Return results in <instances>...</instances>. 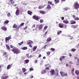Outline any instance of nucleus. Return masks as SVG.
<instances>
[{"instance_id":"nucleus-20","label":"nucleus","mask_w":79,"mask_h":79,"mask_svg":"<svg viewBox=\"0 0 79 79\" xmlns=\"http://www.w3.org/2000/svg\"><path fill=\"white\" fill-rule=\"evenodd\" d=\"M6 46L7 50H10V46H9L8 45L6 44Z\"/></svg>"},{"instance_id":"nucleus-18","label":"nucleus","mask_w":79,"mask_h":79,"mask_svg":"<svg viewBox=\"0 0 79 79\" xmlns=\"http://www.w3.org/2000/svg\"><path fill=\"white\" fill-rule=\"evenodd\" d=\"M27 13L28 14V15H32V12L31 11L28 10L27 11Z\"/></svg>"},{"instance_id":"nucleus-12","label":"nucleus","mask_w":79,"mask_h":79,"mask_svg":"<svg viewBox=\"0 0 79 79\" xmlns=\"http://www.w3.org/2000/svg\"><path fill=\"white\" fill-rule=\"evenodd\" d=\"M19 9H17L15 12L16 15H17V16H18V15H19Z\"/></svg>"},{"instance_id":"nucleus-16","label":"nucleus","mask_w":79,"mask_h":79,"mask_svg":"<svg viewBox=\"0 0 79 79\" xmlns=\"http://www.w3.org/2000/svg\"><path fill=\"white\" fill-rule=\"evenodd\" d=\"M40 13H41V14H42L43 15L45 14V13H46V12H45L43 11V10H41L40 11Z\"/></svg>"},{"instance_id":"nucleus-5","label":"nucleus","mask_w":79,"mask_h":79,"mask_svg":"<svg viewBox=\"0 0 79 79\" xmlns=\"http://www.w3.org/2000/svg\"><path fill=\"white\" fill-rule=\"evenodd\" d=\"M78 25L77 24L76 25H72L71 26V27H72V28H73V29H76V28H77V27H78Z\"/></svg>"},{"instance_id":"nucleus-2","label":"nucleus","mask_w":79,"mask_h":79,"mask_svg":"<svg viewBox=\"0 0 79 79\" xmlns=\"http://www.w3.org/2000/svg\"><path fill=\"white\" fill-rule=\"evenodd\" d=\"M74 6L76 10H78L77 9L79 8V4L78 3V2H75L74 4Z\"/></svg>"},{"instance_id":"nucleus-10","label":"nucleus","mask_w":79,"mask_h":79,"mask_svg":"<svg viewBox=\"0 0 79 79\" xmlns=\"http://www.w3.org/2000/svg\"><path fill=\"white\" fill-rule=\"evenodd\" d=\"M63 23L66 24L69 23V22L67 20H63Z\"/></svg>"},{"instance_id":"nucleus-27","label":"nucleus","mask_w":79,"mask_h":79,"mask_svg":"<svg viewBox=\"0 0 79 79\" xmlns=\"http://www.w3.org/2000/svg\"><path fill=\"white\" fill-rule=\"evenodd\" d=\"M10 64L8 65L7 67V69H10L11 68V67H10Z\"/></svg>"},{"instance_id":"nucleus-28","label":"nucleus","mask_w":79,"mask_h":79,"mask_svg":"<svg viewBox=\"0 0 79 79\" xmlns=\"http://www.w3.org/2000/svg\"><path fill=\"white\" fill-rule=\"evenodd\" d=\"M51 40H52L51 38L49 37L47 39V41H48V42H49V41H51Z\"/></svg>"},{"instance_id":"nucleus-49","label":"nucleus","mask_w":79,"mask_h":79,"mask_svg":"<svg viewBox=\"0 0 79 79\" xmlns=\"http://www.w3.org/2000/svg\"><path fill=\"white\" fill-rule=\"evenodd\" d=\"M5 55H6V52H4L3 53V56Z\"/></svg>"},{"instance_id":"nucleus-60","label":"nucleus","mask_w":79,"mask_h":79,"mask_svg":"<svg viewBox=\"0 0 79 79\" xmlns=\"http://www.w3.org/2000/svg\"><path fill=\"white\" fill-rule=\"evenodd\" d=\"M46 69H47L48 70V69H49V67H46Z\"/></svg>"},{"instance_id":"nucleus-15","label":"nucleus","mask_w":79,"mask_h":79,"mask_svg":"<svg viewBox=\"0 0 79 79\" xmlns=\"http://www.w3.org/2000/svg\"><path fill=\"white\" fill-rule=\"evenodd\" d=\"M59 27H60V28H63V24H62V23H60L59 24Z\"/></svg>"},{"instance_id":"nucleus-7","label":"nucleus","mask_w":79,"mask_h":79,"mask_svg":"<svg viewBox=\"0 0 79 79\" xmlns=\"http://www.w3.org/2000/svg\"><path fill=\"white\" fill-rule=\"evenodd\" d=\"M50 73H51V74L53 75L55 74V70L54 69H51V71H49Z\"/></svg>"},{"instance_id":"nucleus-59","label":"nucleus","mask_w":79,"mask_h":79,"mask_svg":"<svg viewBox=\"0 0 79 79\" xmlns=\"http://www.w3.org/2000/svg\"><path fill=\"white\" fill-rule=\"evenodd\" d=\"M29 47H31V48H32V46L31 44H30L29 45Z\"/></svg>"},{"instance_id":"nucleus-22","label":"nucleus","mask_w":79,"mask_h":79,"mask_svg":"<svg viewBox=\"0 0 79 79\" xmlns=\"http://www.w3.org/2000/svg\"><path fill=\"white\" fill-rule=\"evenodd\" d=\"M46 73V70H43L41 72V74H45Z\"/></svg>"},{"instance_id":"nucleus-41","label":"nucleus","mask_w":79,"mask_h":79,"mask_svg":"<svg viewBox=\"0 0 79 79\" xmlns=\"http://www.w3.org/2000/svg\"><path fill=\"white\" fill-rule=\"evenodd\" d=\"M47 27H47V26H45L44 28V30H45V29H47Z\"/></svg>"},{"instance_id":"nucleus-56","label":"nucleus","mask_w":79,"mask_h":79,"mask_svg":"<svg viewBox=\"0 0 79 79\" xmlns=\"http://www.w3.org/2000/svg\"><path fill=\"white\" fill-rule=\"evenodd\" d=\"M73 18H76V16H75L74 15H73Z\"/></svg>"},{"instance_id":"nucleus-43","label":"nucleus","mask_w":79,"mask_h":79,"mask_svg":"<svg viewBox=\"0 0 79 79\" xmlns=\"http://www.w3.org/2000/svg\"><path fill=\"white\" fill-rule=\"evenodd\" d=\"M30 71H33L34 70V69L32 68H31L29 69Z\"/></svg>"},{"instance_id":"nucleus-23","label":"nucleus","mask_w":79,"mask_h":79,"mask_svg":"<svg viewBox=\"0 0 79 79\" xmlns=\"http://www.w3.org/2000/svg\"><path fill=\"white\" fill-rule=\"evenodd\" d=\"M22 70L23 73H25V72L27 71L26 69L25 68H22Z\"/></svg>"},{"instance_id":"nucleus-34","label":"nucleus","mask_w":79,"mask_h":79,"mask_svg":"<svg viewBox=\"0 0 79 79\" xmlns=\"http://www.w3.org/2000/svg\"><path fill=\"white\" fill-rule=\"evenodd\" d=\"M44 7V6H39V9H41L42 8H43Z\"/></svg>"},{"instance_id":"nucleus-13","label":"nucleus","mask_w":79,"mask_h":79,"mask_svg":"<svg viewBox=\"0 0 79 79\" xmlns=\"http://www.w3.org/2000/svg\"><path fill=\"white\" fill-rule=\"evenodd\" d=\"M70 22L71 24H76V21L74 20H71Z\"/></svg>"},{"instance_id":"nucleus-30","label":"nucleus","mask_w":79,"mask_h":79,"mask_svg":"<svg viewBox=\"0 0 79 79\" xmlns=\"http://www.w3.org/2000/svg\"><path fill=\"white\" fill-rule=\"evenodd\" d=\"M8 23H9V21L8 20H6L4 22V23L6 24H8Z\"/></svg>"},{"instance_id":"nucleus-8","label":"nucleus","mask_w":79,"mask_h":79,"mask_svg":"<svg viewBox=\"0 0 79 79\" xmlns=\"http://www.w3.org/2000/svg\"><path fill=\"white\" fill-rule=\"evenodd\" d=\"M11 39V37L9 36L7 37H6L5 38V41L6 43L7 42V41H8V40H10Z\"/></svg>"},{"instance_id":"nucleus-45","label":"nucleus","mask_w":79,"mask_h":79,"mask_svg":"<svg viewBox=\"0 0 79 79\" xmlns=\"http://www.w3.org/2000/svg\"><path fill=\"white\" fill-rule=\"evenodd\" d=\"M40 23H42L44 22V20H43V19H40Z\"/></svg>"},{"instance_id":"nucleus-29","label":"nucleus","mask_w":79,"mask_h":79,"mask_svg":"<svg viewBox=\"0 0 79 79\" xmlns=\"http://www.w3.org/2000/svg\"><path fill=\"white\" fill-rule=\"evenodd\" d=\"M51 8V7L50 6V5H48L47 6V9H48V10H50Z\"/></svg>"},{"instance_id":"nucleus-4","label":"nucleus","mask_w":79,"mask_h":79,"mask_svg":"<svg viewBox=\"0 0 79 79\" xmlns=\"http://www.w3.org/2000/svg\"><path fill=\"white\" fill-rule=\"evenodd\" d=\"M8 76H6L5 74L3 75H2L1 77V79H7Z\"/></svg>"},{"instance_id":"nucleus-48","label":"nucleus","mask_w":79,"mask_h":79,"mask_svg":"<svg viewBox=\"0 0 79 79\" xmlns=\"http://www.w3.org/2000/svg\"><path fill=\"white\" fill-rule=\"evenodd\" d=\"M35 25L34 24L32 26V28H35Z\"/></svg>"},{"instance_id":"nucleus-40","label":"nucleus","mask_w":79,"mask_h":79,"mask_svg":"<svg viewBox=\"0 0 79 79\" xmlns=\"http://www.w3.org/2000/svg\"><path fill=\"white\" fill-rule=\"evenodd\" d=\"M48 3L49 4H50V5H52V2L51 1H48Z\"/></svg>"},{"instance_id":"nucleus-46","label":"nucleus","mask_w":79,"mask_h":79,"mask_svg":"<svg viewBox=\"0 0 79 79\" xmlns=\"http://www.w3.org/2000/svg\"><path fill=\"white\" fill-rule=\"evenodd\" d=\"M21 58L22 60H24L25 59V57L24 56H22L21 57Z\"/></svg>"},{"instance_id":"nucleus-14","label":"nucleus","mask_w":79,"mask_h":79,"mask_svg":"<svg viewBox=\"0 0 79 79\" xmlns=\"http://www.w3.org/2000/svg\"><path fill=\"white\" fill-rule=\"evenodd\" d=\"M1 29H2V30H3V31H6L7 30L6 27L3 26L1 27Z\"/></svg>"},{"instance_id":"nucleus-42","label":"nucleus","mask_w":79,"mask_h":79,"mask_svg":"<svg viewBox=\"0 0 79 79\" xmlns=\"http://www.w3.org/2000/svg\"><path fill=\"white\" fill-rule=\"evenodd\" d=\"M76 50L75 49L72 48V52H75L76 51Z\"/></svg>"},{"instance_id":"nucleus-47","label":"nucleus","mask_w":79,"mask_h":79,"mask_svg":"<svg viewBox=\"0 0 79 79\" xmlns=\"http://www.w3.org/2000/svg\"><path fill=\"white\" fill-rule=\"evenodd\" d=\"M51 51H54V50H55V49L54 48H51Z\"/></svg>"},{"instance_id":"nucleus-54","label":"nucleus","mask_w":79,"mask_h":79,"mask_svg":"<svg viewBox=\"0 0 79 79\" xmlns=\"http://www.w3.org/2000/svg\"><path fill=\"white\" fill-rule=\"evenodd\" d=\"M31 55H30L29 56H28V58H31Z\"/></svg>"},{"instance_id":"nucleus-1","label":"nucleus","mask_w":79,"mask_h":79,"mask_svg":"<svg viewBox=\"0 0 79 79\" xmlns=\"http://www.w3.org/2000/svg\"><path fill=\"white\" fill-rule=\"evenodd\" d=\"M11 51L13 52L14 53H16V54L19 53L20 52H21L20 50L17 49H13L11 50Z\"/></svg>"},{"instance_id":"nucleus-6","label":"nucleus","mask_w":79,"mask_h":79,"mask_svg":"<svg viewBox=\"0 0 79 79\" xmlns=\"http://www.w3.org/2000/svg\"><path fill=\"white\" fill-rule=\"evenodd\" d=\"M33 18L35 20H39V17L35 15H33Z\"/></svg>"},{"instance_id":"nucleus-9","label":"nucleus","mask_w":79,"mask_h":79,"mask_svg":"<svg viewBox=\"0 0 79 79\" xmlns=\"http://www.w3.org/2000/svg\"><path fill=\"white\" fill-rule=\"evenodd\" d=\"M33 42L31 40H28L27 41V45H30V44H32Z\"/></svg>"},{"instance_id":"nucleus-39","label":"nucleus","mask_w":79,"mask_h":79,"mask_svg":"<svg viewBox=\"0 0 79 79\" xmlns=\"http://www.w3.org/2000/svg\"><path fill=\"white\" fill-rule=\"evenodd\" d=\"M10 15H11V14L10 13H9L7 14V16L8 17H10Z\"/></svg>"},{"instance_id":"nucleus-44","label":"nucleus","mask_w":79,"mask_h":79,"mask_svg":"<svg viewBox=\"0 0 79 79\" xmlns=\"http://www.w3.org/2000/svg\"><path fill=\"white\" fill-rule=\"evenodd\" d=\"M50 67V65L48 64H47L46 65L45 67Z\"/></svg>"},{"instance_id":"nucleus-26","label":"nucleus","mask_w":79,"mask_h":79,"mask_svg":"<svg viewBox=\"0 0 79 79\" xmlns=\"http://www.w3.org/2000/svg\"><path fill=\"white\" fill-rule=\"evenodd\" d=\"M75 73V74H77V75H79V72L78 71L76 70Z\"/></svg>"},{"instance_id":"nucleus-55","label":"nucleus","mask_w":79,"mask_h":79,"mask_svg":"<svg viewBox=\"0 0 79 79\" xmlns=\"http://www.w3.org/2000/svg\"><path fill=\"white\" fill-rule=\"evenodd\" d=\"M64 17H61V19H62V20H64Z\"/></svg>"},{"instance_id":"nucleus-19","label":"nucleus","mask_w":79,"mask_h":79,"mask_svg":"<svg viewBox=\"0 0 79 79\" xmlns=\"http://www.w3.org/2000/svg\"><path fill=\"white\" fill-rule=\"evenodd\" d=\"M37 46H34L32 49L33 51L34 52V51H35V50L36 49H37Z\"/></svg>"},{"instance_id":"nucleus-63","label":"nucleus","mask_w":79,"mask_h":79,"mask_svg":"<svg viewBox=\"0 0 79 79\" xmlns=\"http://www.w3.org/2000/svg\"><path fill=\"white\" fill-rule=\"evenodd\" d=\"M24 75H26V74H27V72H25L24 73Z\"/></svg>"},{"instance_id":"nucleus-21","label":"nucleus","mask_w":79,"mask_h":79,"mask_svg":"<svg viewBox=\"0 0 79 79\" xmlns=\"http://www.w3.org/2000/svg\"><path fill=\"white\" fill-rule=\"evenodd\" d=\"M24 23H21L20 26H19V27H18V28H17V29H19V27H20L22 26H23V25H24Z\"/></svg>"},{"instance_id":"nucleus-25","label":"nucleus","mask_w":79,"mask_h":79,"mask_svg":"<svg viewBox=\"0 0 79 79\" xmlns=\"http://www.w3.org/2000/svg\"><path fill=\"white\" fill-rule=\"evenodd\" d=\"M22 50H27V47H23L22 48Z\"/></svg>"},{"instance_id":"nucleus-62","label":"nucleus","mask_w":79,"mask_h":79,"mask_svg":"<svg viewBox=\"0 0 79 79\" xmlns=\"http://www.w3.org/2000/svg\"><path fill=\"white\" fill-rule=\"evenodd\" d=\"M27 28V27L26 26L24 28V29L26 30Z\"/></svg>"},{"instance_id":"nucleus-32","label":"nucleus","mask_w":79,"mask_h":79,"mask_svg":"<svg viewBox=\"0 0 79 79\" xmlns=\"http://www.w3.org/2000/svg\"><path fill=\"white\" fill-rule=\"evenodd\" d=\"M29 60H25V63L27 64V63H29Z\"/></svg>"},{"instance_id":"nucleus-61","label":"nucleus","mask_w":79,"mask_h":79,"mask_svg":"<svg viewBox=\"0 0 79 79\" xmlns=\"http://www.w3.org/2000/svg\"><path fill=\"white\" fill-rule=\"evenodd\" d=\"M65 29H66V27H67V25H64Z\"/></svg>"},{"instance_id":"nucleus-58","label":"nucleus","mask_w":79,"mask_h":79,"mask_svg":"<svg viewBox=\"0 0 79 79\" xmlns=\"http://www.w3.org/2000/svg\"><path fill=\"white\" fill-rule=\"evenodd\" d=\"M59 60L60 61H62V57H60Z\"/></svg>"},{"instance_id":"nucleus-11","label":"nucleus","mask_w":79,"mask_h":79,"mask_svg":"<svg viewBox=\"0 0 79 79\" xmlns=\"http://www.w3.org/2000/svg\"><path fill=\"white\" fill-rule=\"evenodd\" d=\"M74 72V69L73 68L72 69V71H71L72 74L73 76H74L75 75Z\"/></svg>"},{"instance_id":"nucleus-36","label":"nucleus","mask_w":79,"mask_h":79,"mask_svg":"<svg viewBox=\"0 0 79 79\" xmlns=\"http://www.w3.org/2000/svg\"><path fill=\"white\" fill-rule=\"evenodd\" d=\"M46 53L48 55H48H50V52H47Z\"/></svg>"},{"instance_id":"nucleus-52","label":"nucleus","mask_w":79,"mask_h":79,"mask_svg":"<svg viewBox=\"0 0 79 79\" xmlns=\"http://www.w3.org/2000/svg\"><path fill=\"white\" fill-rule=\"evenodd\" d=\"M10 48H13V45H10Z\"/></svg>"},{"instance_id":"nucleus-33","label":"nucleus","mask_w":79,"mask_h":79,"mask_svg":"<svg viewBox=\"0 0 79 79\" xmlns=\"http://www.w3.org/2000/svg\"><path fill=\"white\" fill-rule=\"evenodd\" d=\"M13 27V28H16L17 27V25L16 24H14Z\"/></svg>"},{"instance_id":"nucleus-3","label":"nucleus","mask_w":79,"mask_h":79,"mask_svg":"<svg viewBox=\"0 0 79 79\" xmlns=\"http://www.w3.org/2000/svg\"><path fill=\"white\" fill-rule=\"evenodd\" d=\"M60 75H61L62 76H66L68 75L67 73H64L62 72H60Z\"/></svg>"},{"instance_id":"nucleus-53","label":"nucleus","mask_w":79,"mask_h":79,"mask_svg":"<svg viewBox=\"0 0 79 79\" xmlns=\"http://www.w3.org/2000/svg\"><path fill=\"white\" fill-rule=\"evenodd\" d=\"M47 46V45H45L43 48H44V49H45L46 48V46Z\"/></svg>"},{"instance_id":"nucleus-38","label":"nucleus","mask_w":79,"mask_h":79,"mask_svg":"<svg viewBox=\"0 0 79 79\" xmlns=\"http://www.w3.org/2000/svg\"><path fill=\"white\" fill-rule=\"evenodd\" d=\"M74 20H79V18L78 17H77L76 18L74 19Z\"/></svg>"},{"instance_id":"nucleus-57","label":"nucleus","mask_w":79,"mask_h":79,"mask_svg":"<svg viewBox=\"0 0 79 79\" xmlns=\"http://www.w3.org/2000/svg\"><path fill=\"white\" fill-rule=\"evenodd\" d=\"M37 60H35V63L36 64L37 63Z\"/></svg>"},{"instance_id":"nucleus-64","label":"nucleus","mask_w":79,"mask_h":79,"mask_svg":"<svg viewBox=\"0 0 79 79\" xmlns=\"http://www.w3.org/2000/svg\"><path fill=\"white\" fill-rule=\"evenodd\" d=\"M41 57V54L39 55V58H40Z\"/></svg>"},{"instance_id":"nucleus-35","label":"nucleus","mask_w":79,"mask_h":79,"mask_svg":"<svg viewBox=\"0 0 79 79\" xmlns=\"http://www.w3.org/2000/svg\"><path fill=\"white\" fill-rule=\"evenodd\" d=\"M23 44V41H22L20 43H19L18 45H22V44Z\"/></svg>"},{"instance_id":"nucleus-51","label":"nucleus","mask_w":79,"mask_h":79,"mask_svg":"<svg viewBox=\"0 0 79 79\" xmlns=\"http://www.w3.org/2000/svg\"><path fill=\"white\" fill-rule=\"evenodd\" d=\"M62 58L63 59H64L65 58V56H62Z\"/></svg>"},{"instance_id":"nucleus-17","label":"nucleus","mask_w":79,"mask_h":79,"mask_svg":"<svg viewBox=\"0 0 79 79\" xmlns=\"http://www.w3.org/2000/svg\"><path fill=\"white\" fill-rule=\"evenodd\" d=\"M43 27V26H42V25H40L39 26V30H41L42 29V28Z\"/></svg>"},{"instance_id":"nucleus-50","label":"nucleus","mask_w":79,"mask_h":79,"mask_svg":"<svg viewBox=\"0 0 79 79\" xmlns=\"http://www.w3.org/2000/svg\"><path fill=\"white\" fill-rule=\"evenodd\" d=\"M77 63H78V65H79V59H78L77 60Z\"/></svg>"},{"instance_id":"nucleus-37","label":"nucleus","mask_w":79,"mask_h":79,"mask_svg":"<svg viewBox=\"0 0 79 79\" xmlns=\"http://www.w3.org/2000/svg\"><path fill=\"white\" fill-rule=\"evenodd\" d=\"M54 1L56 3H59L60 2L59 0H54Z\"/></svg>"},{"instance_id":"nucleus-24","label":"nucleus","mask_w":79,"mask_h":79,"mask_svg":"<svg viewBox=\"0 0 79 79\" xmlns=\"http://www.w3.org/2000/svg\"><path fill=\"white\" fill-rule=\"evenodd\" d=\"M69 7H65L64 8V11H67L68 10H69Z\"/></svg>"},{"instance_id":"nucleus-31","label":"nucleus","mask_w":79,"mask_h":79,"mask_svg":"<svg viewBox=\"0 0 79 79\" xmlns=\"http://www.w3.org/2000/svg\"><path fill=\"white\" fill-rule=\"evenodd\" d=\"M61 32H62V31H60L59 32H57V35H60V34H61Z\"/></svg>"}]
</instances>
